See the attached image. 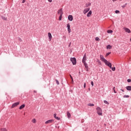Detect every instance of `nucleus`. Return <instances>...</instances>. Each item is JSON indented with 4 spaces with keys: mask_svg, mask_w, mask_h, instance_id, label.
<instances>
[{
    "mask_svg": "<svg viewBox=\"0 0 131 131\" xmlns=\"http://www.w3.org/2000/svg\"><path fill=\"white\" fill-rule=\"evenodd\" d=\"M100 60L103 62L106 66L111 68V63L105 59L103 55H100Z\"/></svg>",
    "mask_w": 131,
    "mask_h": 131,
    "instance_id": "nucleus-1",
    "label": "nucleus"
},
{
    "mask_svg": "<svg viewBox=\"0 0 131 131\" xmlns=\"http://www.w3.org/2000/svg\"><path fill=\"white\" fill-rule=\"evenodd\" d=\"M96 111H97V114H98V115H99V116L102 115V108H101V107L98 106L96 108Z\"/></svg>",
    "mask_w": 131,
    "mask_h": 131,
    "instance_id": "nucleus-2",
    "label": "nucleus"
},
{
    "mask_svg": "<svg viewBox=\"0 0 131 131\" xmlns=\"http://www.w3.org/2000/svg\"><path fill=\"white\" fill-rule=\"evenodd\" d=\"M70 60L73 65H76V58L75 57H71Z\"/></svg>",
    "mask_w": 131,
    "mask_h": 131,
    "instance_id": "nucleus-3",
    "label": "nucleus"
},
{
    "mask_svg": "<svg viewBox=\"0 0 131 131\" xmlns=\"http://www.w3.org/2000/svg\"><path fill=\"white\" fill-rule=\"evenodd\" d=\"M86 61V54H84V55L83 57L82 60V63H85Z\"/></svg>",
    "mask_w": 131,
    "mask_h": 131,
    "instance_id": "nucleus-4",
    "label": "nucleus"
},
{
    "mask_svg": "<svg viewBox=\"0 0 131 131\" xmlns=\"http://www.w3.org/2000/svg\"><path fill=\"white\" fill-rule=\"evenodd\" d=\"M20 104V102H17L14 103H13L11 106V108H15V107L18 106Z\"/></svg>",
    "mask_w": 131,
    "mask_h": 131,
    "instance_id": "nucleus-5",
    "label": "nucleus"
},
{
    "mask_svg": "<svg viewBox=\"0 0 131 131\" xmlns=\"http://www.w3.org/2000/svg\"><path fill=\"white\" fill-rule=\"evenodd\" d=\"M67 27L68 28V31L69 33H70V32H71V29H70V24H68L67 25Z\"/></svg>",
    "mask_w": 131,
    "mask_h": 131,
    "instance_id": "nucleus-6",
    "label": "nucleus"
},
{
    "mask_svg": "<svg viewBox=\"0 0 131 131\" xmlns=\"http://www.w3.org/2000/svg\"><path fill=\"white\" fill-rule=\"evenodd\" d=\"M90 8L84 9V11H83V14H86V13H88V12L90 11Z\"/></svg>",
    "mask_w": 131,
    "mask_h": 131,
    "instance_id": "nucleus-7",
    "label": "nucleus"
},
{
    "mask_svg": "<svg viewBox=\"0 0 131 131\" xmlns=\"http://www.w3.org/2000/svg\"><path fill=\"white\" fill-rule=\"evenodd\" d=\"M124 30L125 31V32H127V33H130L131 32L130 30H129V29L127 28H124Z\"/></svg>",
    "mask_w": 131,
    "mask_h": 131,
    "instance_id": "nucleus-8",
    "label": "nucleus"
},
{
    "mask_svg": "<svg viewBox=\"0 0 131 131\" xmlns=\"http://www.w3.org/2000/svg\"><path fill=\"white\" fill-rule=\"evenodd\" d=\"M85 68L86 69V71H89V66H88V63L86 62H83Z\"/></svg>",
    "mask_w": 131,
    "mask_h": 131,
    "instance_id": "nucleus-9",
    "label": "nucleus"
},
{
    "mask_svg": "<svg viewBox=\"0 0 131 131\" xmlns=\"http://www.w3.org/2000/svg\"><path fill=\"white\" fill-rule=\"evenodd\" d=\"M68 20H69V21H73V16L70 15L68 16Z\"/></svg>",
    "mask_w": 131,
    "mask_h": 131,
    "instance_id": "nucleus-10",
    "label": "nucleus"
},
{
    "mask_svg": "<svg viewBox=\"0 0 131 131\" xmlns=\"http://www.w3.org/2000/svg\"><path fill=\"white\" fill-rule=\"evenodd\" d=\"M54 122V120L53 119L49 120L45 122L46 124H48V123H52V122Z\"/></svg>",
    "mask_w": 131,
    "mask_h": 131,
    "instance_id": "nucleus-11",
    "label": "nucleus"
},
{
    "mask_svg": "<svg viewBox=\"0 0 131 131\" xmlns=\"http://www.w3.org/2000/svg\"><path fill=\"white\" fill-rule=\"evenodd\" d=\"M58 14H60L61 15H63V10L62 9V8L60 9L58 11Z\"/></svg>",
    "mask_w": 131,
    "mask_h": 131,
    "instance_id": "nucleus-12",
    "label": "nucleus"
},
{
    "mask_svg": "<svg viewBox=\"0 0 131 131\" xmlns=\"http://www.w3.org/2000/svg\"><path fill=\"white\" fill-rule=\"evenodd\" d=\"M92 13H93V12L92 11V10L89 11V12L86 15L87 17H91Z\"/></svg>",
    "mask_w": 131,
    "mask_h": 131,
    "instance_id": "nucleus-13",
    "label": "nucleus"
},
{
    "mask_svg": "<svg viewBox=\"0 0 131 131\" xmlns=\"http://www.w3.org/2000/svg\"><path fill=\"white\" fill-rule=\"evenodd\" d=\"M54 117L55 118V119H57V120H60V118L57 117V114H54Z\"/></svg>",
    "mask_w": 131,
    "mask_h": 131,
    "instance_id": "nucleus-14",
    "label": "nucleus"
},
{
    "mask_svg": "<svg viewBox=\"0 0 131 131\" xmlns=\"http://www.w3.org/2000/svg\"><path fill=\"white\" fill-rule=\"evenodd\" d=\"M48 37L50 40H52V34H51V33H48Z\"/></svg>",
    "mask_w": 131,
    "mask_h": 131,
    "instance_id": "nucleus-15",
    "label": "nucleus"
},
{
    "mask_svg": "<svg viewBox=\"0 0 131 131\" xmlns=\"http://www.w3.org/2000/svg\"><path fill=\"white\" fill-rule=\"evenodd\" d=\"M107 50H111L112 49V46L111 45H107L106 46Z\"/></svg>",
    "mask_w": 131,
    "mask_h": 131,
    "instance_id": "nucleus-16",
    "label": "nucleus"
},
{
    "mask_svg": "<svg viewBox=\"0 0 131 131\" xmlns=\"http://www.w3.org/2000/svg\"><path fill=\"white\" fill-rule=\"evenodd\" d=\"M67 114L68 118H70V117H71V114H70V113H69V112H67Z\"/></svg>",
    "mask_w": 131,
    "mask_h": 131,
    "instance_id": "nucleus-17",
    "label": "nucleus"
},
{
    "mask_svg": "<svg viewBox=\"0 0 131 131\" xmlns=\"http://www.w3.org/2000/svg\"><path fill=\"white\" fill-rule=\"evenodd\" d=\"M25 107V104H24L21 105L20 106H19V109L20 110H21V109H23V108H24Z\"/></svg>",
    "mask_w": 131,
    "mask_h": 131,
    "instance_id": "nucleus-18",
    "label": "nucleus"
},
{
    "mask_svg": "<svg viewBox=\"0 0 131 131\" xmlns=\"http://www.w3.org/2000/svg\"><path fill=\"white\" fill-rule=\"evenodd\" d=\"M126 89L127 91H131V86H127Z\"/></svg>",
    "mask_w": 131,
    "mask_h": 131,
    "instance_id": "nucleus-19",
    "label": "nucleus"
},
{
    "mask_svg": "<svg viewBox=\"0 0 131 131\" xmlns=\"http://www.w3.org/2000/svg\"><path fill=\"white\" fill-rule=\"evenodd\" d=\"M1 18H2V19H3V20H4L5 21H7V17L4 16H2Z\"/></svg>",
    "mask_w": 131,
    "mask_h": 131,
    "instance_id": "nucleus-20",
    "label": "nucleus"
},
{
    "mask_svg": "<svg viewBox=\"0 0 131 131\" xmlns=\"http://www.w3.org/2000/svg\"><path fill=\"white\" fill-rule=\"evenodd\" d=\"M111 68V69H112V70L113 71H115L116 68H115V67L112 68V63H111V68Z\"/></svg>",
    "mask_w": 131,
    "mask_h": 131,
    "instance_id": "nucleus-21",
    "label": "nucleus"
},
{
    "mask_svg": "<svg viewBox=\"0 0 131 131\" xmlns=\"http://www.w3.org/2000/svg\"><path fill=\"white\" fill-rule=\"evenodd\" d=\"M107 33H113V31H112V30H108L107 31Z\"/></svg>",
    "mask_w": 131,
    "mask_h": 131,
    "instance_id": "nucleus-22",
    "label": "nucleus"
},
{
    "mask_svg": "<svg viewBox=\"0 0 131 131\" xmlns=\"http://www.w3.org/2000/svg\"><path fill=\"white\" fill-rule=\"evenodd\" d=\"M127 5V3L125 4V5L122 6V8H123V9H124V8H125V7H126V6Z\"/></svg>",
    "mask_w": 131,
    "mask_h": 131,
    "instance_id": "nucleus-23",
    "label": "nucleus"
},
{
    "mask_svg": "<svg viewBox=\"0 0 131 131\" xmlns=\"http://www.w3.org/2000/svg\"><path fill=\"white\" fill-rule=\"evenodd\" d=\"M88 106H91V107H93V106H95V104H94L93 103H89V104H88Z\"/></svg>",
    "mask_w": 131,
    "mask_h": 131,
    "instance_id": "nucleus-24",
    "label": "nucleus"
},
{
    "mask_svg": "<svg viewBox=\"0 0 131 131\" xmlns=\"http://www.w3.org/2000/svg\"><path fill=\"white\" fill-rule=\"evenodd\" d=\"M55 81H56L57 85H59V84H60V83L59 82V81L57 79H55Z\"/></svg>",
    "mask_w": 131,
    "mask_h": 131,
    "instance_id": "nucleus-25",
    "label": "nucleus"
},
{
    "mask_svg": "<svg viewBox=\"0 0 131 131\" xmlns=\"http://www.w3.org/2000/svg\"><path fill=\"white\" fill-rule=\"evenodd\" d=\"M91 3H89V4L86 3L85 4V6H86V7H90V6H91Z\"/></svg>",
    "mask_w": 131,
    "mask_h": 131,
    "instance_id": "nucleus-26",
    "label": "nucleus"
},
{
    "mask_svg": "<svg viewBox=\"0 0 131 131\" xmlns=\"http://www.w3.org/2000/svg\"><path fill=\"white\" fill-rule=\"evenodd\" d=\"M95 40L99 41V40H100V38H99V37H96L95 38Z\"/></svg>",
    "mask_w": 131,
    "mask_h": 131,
    "instance_id": "nucleus-27",
    "label": "nucleus"
},
{
    "mask_svg": "<svg viewBox=\"0 0 131 131\" xmlns=\"http://www.w3.org/2000/svg\"><path fill=\"white\" fill-rule=\"evenodd\" d=\"M103 102L105 104H107V105H109V102H108L107 100H104Z\"/></svg>",
    "mask_w": 131,
    "mask_h": 131,
    "instance_id": "nucleus-28",
    "label": "nucleus"
},
{
    "mask_svg": "<svg viewBox=\"0 0 131 131\" xmlns=\"http://www.w3.org/2000/svg\"><path fill=\"white\" fill-rule=\"evenodd\" d=\"M32 122H33V123H35L36 122V120L35 119H33L32 120Z\"/></svg>",
    "mask_w": 131,
    "mask_h": 131,
    "instance_id": "nucleus-29",
    "label": "nucleus"
},
{
    "mask_svg": "<svg viewBox=\"0 0 131 131\" xmlns=\"http://www.w3.org/2000/svg\"><path fill=\"white\" fill-rule=\"evenodd\" d=\"M59 21H61L62 20V15H60L59 17Z\"/></svg>",
    "mask_w": 131,
    "mask_h": 131,
    "instance_id": "nucleus-30",
    "label": "nucleus"
},
{
    "mask_svg": "<svg viewBox=\"0 0 131 131\" xmlns=\"http://www.w3.org/2000/svg\"><path fill=\"white\" fill-rule=\"evenodd\" d=\"M1 131H7V129H6L5 128H1Z\"/></svg>",
    "mask_w": 131,
    "mask_h": 131,
    "instance_id": "nucleus-31",
    "label": "nucleus"
},
{
    "mask_svg": "<svg viewBox=\"0 0 131 131\" xmlns=\"http://www.w3.org/2000/svg\"><path fill=\"white\" fill-rule=\"evenodd\" d=\"M115 13L116 14H119V13H120V11H119V10H116Z\"/></svg>",
    "mask_w": 131,
    "mask_h": 131,
    "instance_id": "nucleus-32",
    "label": "nucleus"
},
{
    "mask_svg": "<svg viewBox=\"0 0 131 131\" xmlns=\"http://www.w3.org/2000/svg\"><path fill=\"white\" fill-rule=\"evenodd\" d=\"M123 98H129V96L128 95H124Z\"/></svg>",
    "mask_w": 131,
    "mask_h": 131,
    "instance_id": "nucleus-33",
    "label": "nucleus"
},
{
    "mask_svg": "<svg viewBox=\"0 0 131 131\" xmlns=\"http://www.w3.org/2000/svg\"><path fill=\"white\" fill-rule=\"evenodd\" d=\"M127 82H131V79H128L127 80Z\"/></svg>",
    "mask_w": 131,
    "mask_h": 131,
    "instance_id": "nucleus-34",
    "label": "nucleus"
},
{
    "mask_svg": "<svg viewBox=\"0 0 131 131\" xmlns=\"http://www.w3.org/2000/svg\"><path fill=\"white\" fill-rule=\"evenodd\" d=\"M110 54H111V52H108V53H106V56H109V55H110Z\"/></svg>",
    "mask_w": 131,
    "mask_h": 131,
    "instance_id": "nucleus-35",
    "label": "nucleus"
},
{
    "mask_svg": "<svg viewBox=\"0 0 131 131\" xmlns=\"http://www.w3.org/2000/svg\"><path fill=\"white\" fill-rule=\"evenodd\" d=\"M91 85H92V86H94V82L91 81Z\"/></svg>",
    "mask_w": 131,
    "mask_h": 131,
    "instance_id": "nucleus-36",
    "label": "nucleus"
},
{
    "mask_svg": "<svg viewBox=\"0 0 131 131\" xmlns=\"http://www.w3.org/2000/svg\"><path fill=\"white\" fill-rule=\"evenodd\" d=\"M18 40L20 42L22 41V39H21V38H18Z\"/></svg>",
    "mask_w": 131,
    "mask_h": 131,
    "instance_id": "nucleus-37",
    "label": "nucleus"
},
{
    "mask_svg": "<svg viewBox=\"0 0 131 131\" xmlns=\"http://www.w3.org/2000/svg\"><path fill=\"white\" fill-rule=\"evenodd\" d=\"M49 3H52L53 0H48Z\"/></svg>",
    "mask_w": 131,
    "mask_h": 131,
    "instance_id": "nucleus-38",
    "label": "nucleus"
},
{
    "mask_svg": "<svg viewBox=\"0 0 131 131\" xmlns=\"http://www.w3.org/2000/svg\"><path fill=\"white\" fill-rule=\"evenodd\" d=\"M25 2H26V0H23L22 3L24 4V3H25Z\"/></svg>",
    "mask_w": 131,
    "mask_h": 131,
    "instance_id": "nucleus-39",
    "label": "nucleus"
},
{
    "mask_svg": "<svg viewBox=\"0 0 131 131\" xmlns=\"http://www.w3.org/2000/svg\"><path fill=\"white\" fill-rule=\"evenodd\" d=\"M83 86H84V89H85V86H86V84H85V83H84Z\"/></svg>",
    "mask_w": 131,
    "mask_h": 131,
    "instance_id": "nucleus-40",
    "label": "nucleus"
},
{
    "mask_svg": "<svg viewBox=\"0 0 131 131\" xmlns=\"http://www.w3.org/2000/svg\"><path fill=\"white\" fill-rule=\"evenodd\" d=\"M120 91H121V92H124V90H123V89H121Z\"/></svg>",
    "mask_w": 131,
    "mask_h": 131,
    "instance_id": "nucleus-41",
    "label": "nucleus"
},
{
    "mask_svg": "<svg viewBox=\"0 0 131 131\" xmlns=\"http://www.w3.org/2000/svg\"><path fill=\"white\" fill-rule=\"evenodd\" d=\"M113 91H115V86L113 87Z\"/></svg>",
    "mask_w": 131,
    "mask_h": 131,
    "instance_id": "nucleus-42",
    "label": "nucleus"
},
{
    "mask_svg": "<svg viewBox=\"0 0 131 131\" xmlns=\"http://www.w3.org/2000/svg\"><path fill=\"white\" fill-rule=\"evenodd\" d=\"M70 76L71 79H72V78H73L72 77V76H71V75H70Z\"/></svg>",
    "mask_w": 131,
    "mask_h": 131,
    "instance_id": "nucleus-43",
    "label": "nucleus"
},
{
    "mask_svg": "<svg viewBox=\"0 0 131 131\" xmlns=\"http://www.w3.org/2000/svg\"><path fill=\"white\" fill-rule=\"evenodd\" d=\"M72 79V83H73L74 81H73V78L71 79Z\"/></svg>",
    "mask_w": 131,
    "mask_h": 131,
    "instance_id": "nucleus-44",
    "label": "nucleus"
},
{
    "mask_svg": "<svg viewBox=\"0 0 131 131\" xmlns=\"http://www.w3.org/2000/svg\"><path fill=\"white\" fill-rule=\"evenodd\" d=\"M114 92L115 94H116V93H117V92H116L115 90H114Z\"/></svg>",
    "mask_w": 131,
    "mask_h": 131,
    "instance_id": "nucleus-45",
    "label": "nucleus"
},
{
    "mask_svg": "<svg viewBox=\"0 0 131 131\" xmlns=\"http://www.w3.org/2000/svg\"><path fill=\"white\" fill-rule=\"evenodd\" d=\"M117 0H113V2L114 3L115 2H116Z\"/></svg>",
    "mask_w": 131,
    "mask_h": 131,
    "instance_id": "nucleus-46",
    "label": "nucleus"
},
{
    "mask_svg": "<svg viewBox=\"0 0 131 131\" xmlns=\"http://www.w3.org/2000/svg\"><path fill=\"white\" fill-rule=\"evenodd\" d=\"M34 93H37V91H35V90H34Z\"/></svg>",
    "mask_w": 131,
    "mask_h": 131,
    "instance_id": "nucleus-47",
    "label": "nucleus"
},
{
    "mask_svg": "<svg viewBox=\"0 0 131 131\" xmlns=\"http://www.w3.org/2000/svg\"><path fill=\"white\" fill-rule=\"evenodd\" d=\"M70 46H71V44H70V45H69V47H70Z\"/></svg>",
    "mask_w": 131,
    "mask_h": 131,
    "instance_id": "nucleus-48",
    "label": "nucleus"
},
{
    "mask_svg": "<svg viewBox=\"0 0 131 131\" xmlns=\"http://www.w3.org/2000/svg\"><path fill=\"white\" fill-rule=\"evenodd\" d=\"M120 2H121V1H122V0H119Z\"/></svg>",
    "mask_w": 131,
    "mask_h": 131,
    "instance_id": "nucleus-49",
    "label": "nucleus"
},
{
    "mask_svg": "<svg viewBox=\"0 0 131 131\" xmlns=\"http://www.w3.org/2000/svg\"><path fill=\"white\" fill-rule=\"evenodd\" d=\"M91 89L89 88V91H90Z\"/></svg>",
    "mask_w": 131,
    "mask_h": 131,
    "instance_id": "nucleus-50",
    "label": "nucleus"
}]
</instances>
